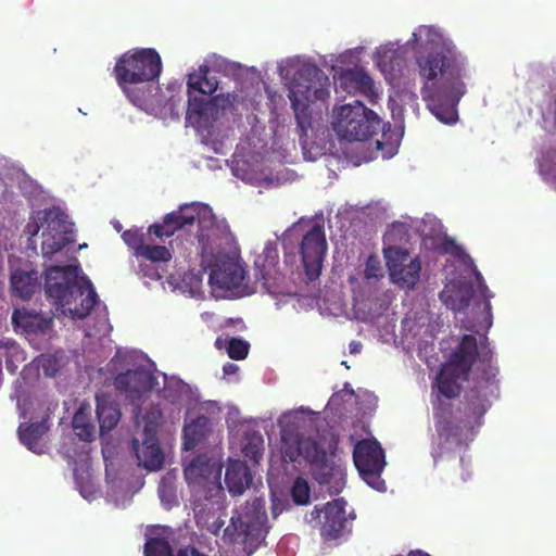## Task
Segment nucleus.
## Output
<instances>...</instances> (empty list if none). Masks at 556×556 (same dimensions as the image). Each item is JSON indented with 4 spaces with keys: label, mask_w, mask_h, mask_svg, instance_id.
<instances>
[{
    "label": "nucleus",
    "mask_w": 556,
    "mask_h": 556,
    "mask_svg": "<svg viewBox=\"0 0 556 556\" xmlns=\"http://www.w3.org/2000/svg\"><path fill=\"white\" fill-rule=\"evenodd\" d=\"M146 556H173V547L167 536H150L143 548Z\"/></svg>",
    "instance_id": "72a5a7b5"
},
{
    "label": "nucleus",
    "mask_w": 556,
    "mask_h": 556,
    "mask_svg": "<svg viewBox=\"0 0 556 556\" xmlns=\"http://www.w3.org/2000/svg\"><path fill=\"white\" fill-rule=\"evenodd\" d=\"M408 556H429L428 553L422 551H412Z\"/></svg>",
    "instance_id": "a18cd8bd"
},
{
    "label": "nucleus",
    "mask_w": 556,
    "mask_h": 556,
    "mask_svg": "<svg viewBox=\"0 0 556 556\" xmlns=\"http://www.w3.org/2000/svg\"><path fill=\"white\" fill-rule=\"evenodd\" d=\"M67 242L65 233L41 232V255L43 257H51L64 249Z\"/></svg>",
    "instance_id": "2f4dec72"
},
{
    "label": "nucleus",
    "mask_w": 556,
    "mask_h": 556,
    "mask_svg": "<svg viewBox=\"0 0 556 556\" xmlns=\"http://www.w3.org/2000/svg\"><path fill=\"white\" fill-rule=\"evenodd\" d=\"M349 349H351V353H357L362 349V343L352 341L351 345H349Z\"/></svg>",
    "instance_id": "c03bdc74"
},
{
    "label": "nucleus",
    "mask_w": 556,
    "mask_h": 556,
    "mask_svg": "<svg viewBox=\"0 0 556 556\" xmlns=\"http://www.w3.org/2000/svg\"><path fill=\"white\" fill-rule=\"evenodd\" d=\"M245 274L243 266L238 263H223L210 273V282L220 289L231 291L242 287Z\"/></svg>",
    "instance_id": "aec40b11"
},
{
    "label": "nucleus",
    "mask_w": 556,
    "mask_h": 556,
    "mask_svg": "<svg viewBox=\"0 0 556 556\" xmlns=\"http://www.w3.org/2000/svg\"><path fill=\"white\" fill-rule=\"evenodd\" d=\"M266 510L263 497H253L241 509L236 510L231 523L225 528L223 540L229 544L245 543L250 536H261L267 532Z\"/></svg>",
    "instance_id": "9d476101"
},
{
    "label": "nucleus",
    "mask_w": 556,
    "mask_h": 556,
    "mask_svg": "<svg viewBox=\"0 0 556 556\" xmlns=\"http://www.w3.org/2000/svg\"><path fill=\"white\" fill-rule=\"evenodd\" d=\"M547 173H549L551 180L556 185V150L551 153V164Z\"/></svg>",
    "instance_id": "a19ab883"
},
{
    "label": "nucleus",
    "mask_w": 556,
    "mask_h": 556,
    "mask_svg": "<svg viewBox=\"0 0 556 556\" xmlns=\"http://www.w3.org/2000/svg\"><path fill=\"white\" fill-rule=\"evenodd\" d=\"M328 98L329 78L326 74L315 65L300 67L295 73L294 86L289 90V100L294 110L300 138L306 137V132L312 129L309 104L325 102Z\"/></svg>",
    "instance_id": "423d86ee"
},
{
    "label": "nucleus",
    "mask_w": 556,
    "mask_h": 556,
    "mask_svg": "<svg viewBox=\"0 0 556 556\" xmlns=\"http://www.w3.org/2000/svg\"><path fill=\"white\" fill-rule=\"evenodd\" d=\"M225 483L229 494L241 496L251 485V471L243 460H231L226 467Z\"/></svg>",
    "instance_id": "412c9836"
},
{
    "label": "nucleus",
    "mask_w": 556,
    "mask_h": 556,
    "mask_svg": "<svg viewBox=\"0 0 556 556\" xmlns=\"http://www.w3.org/2000/svg\"><path fill=\"white\" fill-rule=\"evenodd\" d=\"M431 49L415 56L418 76L424 80L421 98L439 122L452 125L458 118L456 106L466 93V58L454 45L440 40L439 33L431 26H420L408 41L417 46L424 39Z\"/></svg>",
    "instance_id": "f03ea898"
},
{
    "label": "nucleus",
    "mask_w": 556,
    "mask_h": 556,
    "mask_svg": "<svg viewBox=\"0 0 556 556\" xmlns=\"http://www.w3.org/2000/svg\"><path fill=\"white\" fill-rule=\"evenodd\" d=\"M210 68L200 65L198 72L189 74L187 78V93H199L202 96H211L217 90V79L207 75Z\"/></svg>",
    "instance_id": "393cba45"
},
{
    "label": "nucleus",
    "mask_w": 556,
    "mask_h": 556,
    "mask_svg": "<svg viewBox=\"0 0 556 556\" xmlns=\"http://www.w3.org/2000/svg\"><path fill=\"white\" fill-rule=\"evenodd\" d=\"M473 292L470 283L462 286L447 285L443 291L439 292V300L443 302L445 307L454 312H463L468 307Z\"/></svg>",
    "instance_id": "5701e85b"
},
{
    "label": "nucleus",
    "mask_w": 556,
    "mask_h": 556,
    "mask_svg": "<svg viewBox=\"0 0 556 556\" xmlns=\"http://www.w3.org/2000/svg\"><path fill=\"white\" fill-rule=\"evenodd\" d=\"M36 273L34 270L24 271L16 270L11 275V289H13L14 295L28 300L34 295L36 287Z\"/></svg>",
    "instance_id": "bb28decb"
},
{
    "label": "nucleus",
    "mask_w": 556,
    "mask_h": 556,
    "mask_svg": "<svg viewBox=\"0 0 556 556\" xmlns=\"http://www.w3.org/2000/svg\"><path fill=\"white\" fill-rule=\"evenodd\" d=\"M281 452L291 463L304 459L312 468V476L319 485H328L342 478V470L327 456L323 445L315 439L300 433L295 428L281 431Z\"/></svg>",
    "instance_id": "39448f33"
},
{
    "label": "nucleus",
    "mask_w": 556,
    "mask_h": 556,
    "mask_svg": "<svg viewBox=\"0 0 556 556\" xmlns=\"http://www.w3.org/2000/svg\"><path fill=\"white\" fill-rule=\"evenodd\" d=\"M123 240L131 250L140 249L149 243H144L143 232L138 229H128L123 232Z\"/></svg>",
    "instance_id": "4c0bfd02"
},
{
    "label": "nucleus",
    "mask_w": 556,
    "mask_h": 556,
    "mask_svg": "<svg viewBox=\"0 0 556 556\" xmlns=\"http://www.w3.org/2000/svg\"><path fill=\"white\" fill-rule=\"evenodd\" d=\"M323 516L321 526H319V535L323 541H338L350 533L349 519L345 514V501L336 498L323 507L315 506L312 511L306 515L308 521L317 520Z\"/></svg>",
    "instance_id": "f8f14e48"
},
{
    "label": "nucleus",
    "mask_w": 556,
    "mask_h": 556,
    "mask_svg": "<svg viewBox=\"0 0 556 556\" xmlns=\"http://www.w3.org/2000/svg\"><path fill=\"white\" fill-rule=\"evenodd\" d=\"M291 498L295 505H306L309 503V486L305 479L298 477L292 483Z\"/></svg>",
    "instance_id": "c9c22d12"
},
{
    "label": "nucleus",
    "mask_w": 556,
    "mask_h": 556,
    "mask_svg": "<svg viewBox=\"0 0 556 556\" xmlns=\"http://www.w3.org/2000/svg\"><path fill=\"white\" fill-rule=\"evenodd\" d=\"M386 266L392 282L401 289H413L419 280L421 263L412 258L406 250L397 247L384 248Z\"/></svg>",
    "instance_id": "ddd939ff"
},
{
    "label": "nucleus",
    "mask_w": 556,
    "mask_h": 556,
    "mask_svg": "<svg viewBox=\"0 0 556 556\" xmlns=\"http://www.w3.org/2000/svg\"><path fill=\"white\" fill-rule=\"evenodd\" d=\"M326 250L327 243L324 228L321 225L315 224L302 237V241L299 244L300 258H302L308 280H316L319 277Z\"/></svg>",
    "instance_id": "4468645a"
},
{
    "label": "nucleus",
    "mask_w": 556,
    "mask_h": 556,
    "mask_svg": "<svg viewBox=\"0 0 556 556\" xmlns=\"http://www.w3.org/2000/svg\"><path fill=\"white\" fill-rule=\"evenodd\" d=\"M134 255L151 262H168L173 257L170 251L164 245H146L134 250Z\"/></svg>",
    "instance_id": "473e14b6"
},
{
    "label": "nucleus",
    "mask_w": 556,
    "mask_h": 556,
    "mask_svg": "<svg viewBox=\"0 0 556 556\" xmlns=\"http://www.w3.org/2000/svg\"><path fill=\"white\" fill-rule=\"evenodd\" d=\"M157 424L149 420L143 428L142 443L138 439H132V451L136 454L139 465L150 470H157L163 465L164 455L160 448L156 437Z\"/></svg>",
    "instance_id": "2eb2a0df"
},
{
    "label": "nucleus",
    "mask_w": 556,
    "mask_h": 556,
    "mask_svg": "<svg viewBox=\"0 0 556 556\" xmlns=\"http://www.w3.org/2000/svg\"><path fill=\"white\" fill-rule=\"evenodd\" d=\"M147 276L151 277V278H156L159 279L160 278V275L156 273V270H153L152 274H147Z\"/></svg>",
    "instance_id": "de8ad7c7"
},
{
    "label": "nucleus",
    "mask_w": 556,
    "mask_h": 556,
    "mask_svg": "<svg viewBox=\"0 0 556 556\" xmlns=\"http://www.w3.org/2000/svg\"><path fill=\"white\" fill-rule=\"evenodd\" d=\"M79 273L78 266H50L45 271V294L56 312L84 319L97 305L98 295L90 280Z\"/></svg>",
    "instance_id": "7ed1b4c3"
},
{
    "label": "nucleus",
    "mask_w": 556,
    "mask_h": 556,
    "mask_svg": "<svg viewBox=\"0 0 556 556\" xmlns=\"http://www.w3.org/2000/svg\"><path fill=\"white\" fill-rule=\"evenodd\" d=\"M154 384L153 375L144 368L129 369L114 377L113 386L121 394L130 400H138L144 393L151 391Z\"/></svg>",
    "instance_id": "dca6fc26"
},
{
    "label": "nucleus",
    "mask_w": 556,
    "mask_h": 556,
    "mask_svg": "<svg viewBox=\"0 0 556 556\" xmlns=\"http://www.w3.org/2000/svg\"><path fill=\"white\" fill-rule=\"evenodd\" d=\"M73 429L77 438L90 442L93 440L94 427L90 421V406L83 404L73 417Z\"/></svg>",
    "instance_id": "c756f323"
},
{
    "label": "nucleus",
    "mask_w": 556,
    "mask_h": 556,
    "mask_svg": "<svg viewBox=\"0 0 556 556\" xmlns=\"http://www.w3.org/2000/svg\"><path fill=\"white\" fill-rule=\"evenodd\" d=\"M365 279H378L381 277V263L375 255H369L365 262Z\"/></svg>",
    "instance_id": "ea45409f"
},
{
    "label": "nucleus",
    "mask_w": 556,
    "mask_h": 556,
    "mask_svg": "<svg viewBox=\"0 0 556 556\" xmlns=\"http://www.w3.org/2000/svg\"><path fill=\"white\" fill-rule=\"evenodd\" d=\"M238 366L233 363H227L223 366V374L226 376H232L237 372Z\"/></svg>",
    "instance_id": "37998d69"
},
{
    "label": "nucleus",
    "mask_w": 556,
    "mask_h": 556,
    "mask_svg": "<svg viewBox=\"0 0 556 556\" xmlns=\"http://www.w3.org/2000/svg\"><path fill=\"white\" fill-rule=\"evenodd\" d=\"M211 431L210 418L200 415L184 427V450H193L203 442Z\"/></svg>",
    "instance_id": "a878e982"
},
{
    "label": "nucleus",
    "mask_w": 556,
    "mask_h": 556,
    "mask_svg": "<svg viewBox=\"0 0 556 556\" xmlns=\"http://www.w3.org/2000/svg\"><path fill=\"white\" fill-rule=\"evenodd\" d=\"M184 478L192 492V509L204 514L223 501L220 466L212 463L206 455H197L184 468Z\"/></svg>",
    "instance_id": "6e6552de"
},
{
    "label": "nucleus",
    "mask_w": 556,
    "mask_h": 556,
    "mask_svg": "<svg viewBox=\"0 0 556 556\" xmlns=\"http://www.w3.org/2000/svg\"><path fill=\"white\" fill-rule=\"evenodd\" d=\"M491 352L483 353L480 359V367H478L477 379H475L473 387L483 388L484 390L494 391L497 389L495 386V376H497V368L491 362Z\"/></svg>",
    "instance_id": "c85d7f7f"
},
{
    "label": "nucleus",
    "mask_w": 556,
    "mask_h": 556,
    "mask_svg": "<svg viewBox=\"0 0 556 556\" xmlns=\"http://www.w3.org/2000/svg\"><path fill=\"white\" fill-rule=\"evenodd\" d=\"M43 369H45V376H47V377H51V376H53V375H54V371H51V372H50V371H48V368H43Z\"/></svg>",
    "instance_id": "09e8293b"
},
{
    "label": "nucleus",
    "mask_w": 556,
    "mask_h": 556,
    "mask_svg": "<svg viewBox=\"0 0 556 556\" xmlns=\"http://www.w3.org/2000/svg\"><path fill=\"white\" fill-rule=\"evenodd\" d=\"M243 457L250 459L253 464L260 463L263 457V438L260 435L250 437L249 441L242 447Z\"/></svg>",
    "instance_id": "f704fd0d"
},
{
    "label": "nucleus",
    "mask_w": 556,
    "mask_h": 556,
    "mask_svg": "<svg viewBox=\"0 0 556 556\" xmlns=\"http://www.w3.org/2000/svg\"><path fill=\"white\" fill-rule=\"evenodd\" d=\"M47 431L48 424H46L45 419L34 424H21L20 428H17V434H20L21 442H23L24 446H26L28 451L36 454H41L42 452V444L40 440Z\"/></svg>",
    "instance_id": "b1692460"
},
{
    "label": "nucleus",
    "mask_w": 556,
    "mask_h": 556,
    "mask_svg": "<svg viewBox=\"0 0 556 556\" xmlns=\"http://www.w3.org/2000/svg\"><path fill=\"white\" fill-rule=\"evenodd\" d=\"M478 342L472 334L462 336L458 345L452 350L447 362L441 366L431 386L434 429L439 440L459 444L465 431L481 426L484 414L491 408L489 396L494 391L473 386L465 392L464 400L453 408L452 402L462 393V384L468 380L471 367L478 359Z\"/></svg>",
    "instance_id": "f257e3e1"
},
{
    "label": "nucleus",
    "mask_w": 556,
    "mask_h": 556,
    "mask_svg": "<svg viewBox=\"0 0 556 556\" xmlns=\"http://www.w3.org/2000/svg\"><path fill=\"white\" fill-rule=\"evenodd\" d=\"M178 556H204V554L200 553L194 547H185L178 551Z\"/></svg>",
    "instance_id": "79ce46f5"
},
{
    "label": "nucleus",
    "mask_w": 556,
    "mask_h": 556,
    "mask_svg": "<svg viewBox=\"0 0 556 556\" xmlns=\"http://www.w3.org/2000/svg\"><path fill=\"white\" fill-rule=\"evenodd\" d=\"M554 121L556 122V99H554Z\"/></svg>",
    "instance_id": "8fccbe9b"
},
{
    "label": "nucleus",
    "mask_w": 556,
    "mask_h": 556,
    "mask_svg": "<svg viewBox=\"0 0 556 556\" xmlns=\"http://www.w3.org/2000/svg\"><path fill=\"white\" fill-rule=\"evenodd\" d=\"M163 64L161 56L153 48H136L124 52L114 64L113 74L117 86L123 89L130 102L139 105L143 97L135 92L129 86L140 85L157 79Z\"/></svg>",
    "instance_id": "0eeeda50"
},
{
    "label": "nucleus",
    "mask_w": 556,
    "mask_h": 556,
    "mask_svg": "<svg viewBox=\"0 0 556 556\" xmlns=\"http://www.w3.org/2000/svg\"><path fill=\"white\" fill-rule=\"evenodd\" d=\"M14 327L22 328L26 333L41 334L51 328V317H45L26 308H17L11 316Z\"/></svg>",
    "instance_id": "4be33fe9"
},
{
    "label": "nucleus",
    "mask_w": 556,
    "mask_h": 556,
    "mask_svg": "<svg viewBox=\"0 0 556 556\" xmlns=\"http://www.w3.org/2000/svg\"><path fill=\"white\" fill-rule=\"evenodd\" d=\"M223 525H224V521H220V522H218V523H216V522H215V523H213V527H215V530H213V533H215V534H216V533H217V531H219L220 527H223Z\"/></svg>",
    "instance_id": "49530a36"
},
{
    "label": "nucleus",
    "mask_w": 556,
    "mask_h": 556,
    "mask_svg": "<svg viewBox=\"0 0 556 556\" xmlns=\"http://www.w3.org/2000/svg\"><path fill=\"white\" fill-rule=\"evenodd\" d=\"M282 275L279 270V253L273 245H266L262 254L255 258V280L262 285L263 290L273 292L279 285Z\"/></svg>",
    "instance_id": "f3484780"
},
{
    "label": "nucleus",
    "mask_w": 556,
    "mask_h": 556,
    "mask_svg": "<svg viewBox=\"0 0 556 556\" xmlns=\"http://www.w3.org/2000/svg\"><path fill=\"white\" fill-rule=\"evenodd\" d=\"M67 217L58 207L45 208L35 215L34 223L27 224V231L35 237L41 233H67Z\"/></svg>",
    "instance_id": "6ab92c4d"
},
{
    "label": "nucleus",
    "mask_w": 556,
    "mask_h": 556,
    "mask_svg": "<svg viewBox=\"0 0 556 556\" xmlns=\"http://www.w3.org/2000/svg\"><path fill=\"white\" fill-rule=\"evenodd\" d=\"M97 418L100 432H110L121 420V410L117 404L108 400H97Z\"/></svg>",
    "instance_id": "cd10ccee"
},
{
    "label": "nucleus",
    "mask_w": 556,
    "mask_h": 556,
    "mask_svg": "<svg viewBox=\"0 0 556 556\" xmlns=\"http://www.w3.org/2000/svg\"><path fill=\"white\" fill-rule=\"evenodd\" d=\"M354 464L369 488L379 492L383 491L381 471L386 460L379 442L368 439L358 441L354 447Z\"/></svg>",
    "instance_id": "9b49d317"
},
{
    "label": "nucleus",
    "mask_w": 556,
    "mask_h": 556,
    "mask_svg": "<svg viewBox=\"0 0 556 556\" xmlns=\"http://www.w3.org/2000/svg\"><path fill=\"white\" fill-rule=\"evenodd\" d=\"M250 344L243 339L232 338L228 343V355L232 361H243L247 358Z\"/></svg>",
    "instance_id": "e433bc0d"
},
{
    "label": "nucleus",
    "mask_w": 556,
    "mask_h": 556,
    "mask_svg": "<svg viewBox=\"0 0 556 556\" xmlns=\"http://www.w3.org/2000/svg\"><path fill=\"white\" fill-rule=\"evenodd\" d=\"M473 276L475 281H477L478 286V293H480L481 299L484 301V309H486L488 313L491 312V303L489 302L492 298V292L489 290L488 286L484 283V279L482 278L481 273L473 268Z\"/></svg>",
    "instance_id": "58836bf2"
},
{
    "label": "nucleus",
    "mask_w": 556,
    "mask_h": 556,
    "mask_svg": "<svg viewBox=\"0 0 556 556\" xmlns=\"http://www.w3.org/2000/svg\"><path fill=\"white\" fill-rule=\"evenodd\" d=\"M332 129L339 138L348 141H365L379 129V118L375 112L367 109L362 101L342 105L336 111Z\"/></svg>",
    "instance_id": "1a4fd4ad"
},
{
    "label": "nucleus",
    "mask_w": 556,
    "mask_h": 556,
    "mask_svg": "<svg viewBox=\"0 0 556 556\" xmlns=\"http://www.w3.org/2000/svg\"><path fill=\"white\" fill-rule=\"evenodd\" d=\"M339 87L348 93H359L375 100L377 97L375 84L369 74L362 67L348 68L341 72L338 77Z\"/></svg>",
    "instance_id": "a211bd4d"
},
{
    "label": "nucleus",
    "mask_w": 556,
    "mask_h": 556,
    "mask_svg": "<svg viewBox=\"0 0 556 556\" xmlns=\"http://www.w3.org/2000/svg\"><path fill=\"white\" fill-rule=\"evenodd\" d=\"M193 230H195L193 240L199 243L200 253L203 256H213V218L207 205L199 203L184 204L179 206L178 211L166 214L162 224L149 226L147 233L162 239L169 238L178 231L190 233Z\"/></svg>",
    "instance_id": "20e7f679"
},
{
    "label": "nucleus",
    "mask_w": 556,
    "mask_h": 556,
    "mask_svg": "<svg viewBox=\"0 0 556 556\" xmlns=\"http://www.w3.org/2000/svg\"><path fill=\"white\" fill-rule=\"evenodd\" d=\"M189 94V101H187V119L200 122L206 118L207 112L213 106L211 100L206 98L207 94H195L193 92H187Z\"/></svg>",
    "instance_id": "7c9ffc66"
}]
</instances>
